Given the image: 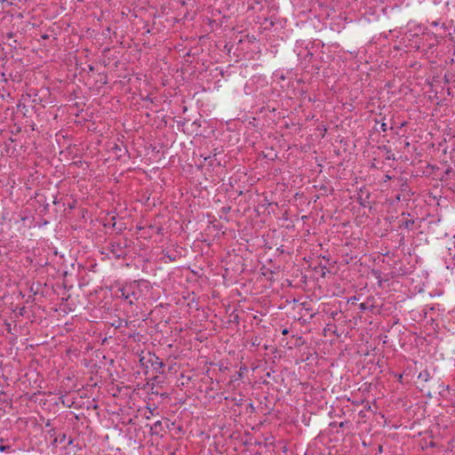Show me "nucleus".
<instances>
[{
    "instance_id": "nucleus-37",
    "label": "nucleus",
    "mask_w": 455,
    "mask_h": 455,
    "mask_svg": "<svg viewBox=\"0 0 455 455\" xmlns=\"http://www.w3.org/2000/svg\"><path fill=\"white\" fill-rule=\"evenodd\" d=\"M162 231H163V228L162 227H158L157 230H156V233L157 234H162Z\"/></svg>"
},
{
    "instance_id": "nucleus-50",
    "label": "nucleus",
    "mask_w": 455,
    "mask_h": 455,
    "mask_svg": "<svg viewBox=\"0 0 455 455\" xmlns=\"http://www.w3.org/2000/svg\"><path fill=\"white\" fill-rule=\"evenodd\" d=\"M121 231H122L121 228H117V233H120Z\"/></svg>"
},
{
    "instance_id": "nucleus-24",
    "label": "nucleus",
    "mask_w": 455,
    "mask_h": 455,
    "mask_svg": "<svg viewBox=\"0 0 455 455\" xmlns=\"http://www.w3.org/2000/svg\"><path fill=\"white\" fill-rule=\"evenodd\" d=\"M116 216H112L110 218V220H108V224H104L105 227L107 226H111L113 228L116 229Z\"/></svg>"
},
{
    "instance_id": "nucleus-5",
    "label": "nucleus",
    "mask_w": 455,
    "mask_h": 455,
    "mask_svg": "<svg viewBox=\"0 0 455 455\" xmlns=\"http://www.w3.org/2000/svg\"><path fill=\"white\" fill-rule=\"evenodd\" d=\"M398 219V228H404L407 230H413L415 228V219L414 217L408 212H403L397 218Z\"/></svg>"
},
{
    "instance_id": "nucleus-52",
    "label": "nucleus",
    "mask_w": 455,
    "mask_h": 455,
    "mask_svg": "<svg viewBox=\"0 0 455 455\" xmlns=\"http://www.w3.org/2000/svg\"><path fill=\"white\" fill-rule=\"evenodd\" d=\"M0 394H4V392L2 389H0Z\"/></svg>"
},
{
    "instance_id": "nucleus-1",
    "label": "nucleus",
    "mask_w": 455,
    "mask_h": 455,
    "mask_svg": "<svg viewBox=\"0 0 455 455\" xmlns=\"http://www.w3.org/2000/svg\"><path fill=\"white\" fill-rule=\"evenodd\" d=\"M140 365L145 369V375L147 379L154 380L160 383L162 380L158 379L157 374H164L165 363L156 355L148 352L147 355H142L140 358Z\"/></svg>"
},
{
    "instance_id": "nucleus-17",
    "label": "nucleus",
    "mask_w": 455,
    "mask_h": 455,
    "mask_svg": "<svg viewBox=\"0 0 455 455\" xmlns=\"http://www.w3.org/2000/svg\"><path fill=\"white\" fill-rule=\"evenodd\" d=\"M379 149L384 150L387 154L386 159L387 160H395V156L392 154L391 149L387 147L386 145H383L382 147H379Z\"/></svg>"
},
{
    "instance_id": "nucleus-28",
    "label": "nucleus",
    "mask_w": 455,
    "mask_h": 455,
    "mask_svg": "<svg viewBox=\"0 0 455 455\" xmlns=\"http://www.w3.org/2000/svg\"><path fill=\"white\" fill-rule=\"evenodd\" d=\"M357 300H359V298H357L356 296H353V297H351L347 300V303H351L352 305H355Z\"/></svg>"
},
{
    "instance_id": "nucleus-2",
    "label": "nucleus",
    "mask_w": 455,
    "mask_h": 455,
    "mask_svg": "<svg viewBox=\"0 0 455 455\" xmlns=\"http://www.w3.org/2000/svg\"><path fill=\"white\" fill-rule=\"evenodd\" d=\"M422 396L427 398L436 397L437 395L442 398H448L449 396L455 395V389H451L450 386H444L443 383H440L438 379H433L430 383H425L421 386H418Z\"/></svg>"
},
{
    "instance_id": "nucleus-7",
    "label": "nucleus",
    "mask_w": 455,
    "mask_h": 455,
    "mask_svg": "<svg viewBox=\"0 0 455 455\" xmlns=\"http://www.w3.org/2000/svg\"><path fill=\"white\" fill-rule=\"evenodd\" d=\"M370 191L366 188V187H362L357 193L356 202L360 204V206L367 207L370 204Z\"/></svg>"
},
{
    "instance_id": "nucleus-30",
    "label": "nucleus",
    "mask_w": 455,
    "mask_h": 455,
    "mask_svg": "<svg viewBox=\"0 0 455 455\" xmlns=\"http://www.w3.org/2000/svg\"><path fill=\"white\" fill-rule=\"evenodd\" d=\"M395 377H396V379H397V380H398L399 382H401V383H403V382L404 374H403V373L396 374V375H395Z\"/></svg>"
},
{
    "instance_id": "nucleus-11",
    "label": "nucleus",
    "mask_w": 455,
    "mask_h": 455,
    "mask_svg": "<svg viewBox=\"0 0 455 455\" xmlns=\"http://www.w3.org/2000/svg\"><path fill=\"white\" fill-rule=\"evenodd\" d=\"M433 379L434 378L430 375L427 370L421 371L418 376L419 386H421L422 384L425 383H430V381H432Z\"/></svg>"
},
{
    "instance_id": "nucleus-36",
    "label": "nucleus",
    "mask_w": 455,
    "mask_h": 455,
    "mask_svg": "<svg viewBox=\"0 0 455 455\" xmlns=\"http://www.w3.org/2000/svg\"><path fill=\"white\" fill-rule=\"evenodd\" d=\"M222 212L228 213L230 211V207H222L221 208Z\"/></svg>"
},
{
    "instance_id": "nucleus-20",
    "label": "nucleus",
    "mask_w": 455,
    "mask_h": 455,
    "mask_svg": "<svg viewBox=\"0 0 455 455\" xmlns=\"http://www.w3.org/2000/svg\"><path fill=\"white\" fill-rule=\"evenodd\" d=\"M455 75L451 72H446L443 76V80L445 84H450L454 81Z\"/></svg>"
},
{
    "instance_id": "nucleus-35",
    "label": "nucleus",
    "mask_w": 455,
    "mask_h": 455,
    "mask_svg": "<svg viewBox=\"0 0 455 455\" xmlns=\"http://www.w3.org/2000/svg\"><path fill=\"white\" fill-rule=\"evenodd\" d=\"M446 174H447V175H449V176H451V175L455 176V172H454V171H452V170L450 168V169H447V171H446Z\"/></svg>"
},
{
    "instance_id": "nucleus-32",
    "label": "nucleus",
    "mask_w": 455,
    "mask_h": 455,
    "mask_svg": "<svg viewBox=\"0 0 455 455\" xmlns=\"http://www.w3.org/2000/svg\"><path fill=\"white\" fill-rule=\"evenodd\" d=\"M10 449H11V447L8 446V445H3V444L0 445V451L1 452L6 451H8Z\"/></svg>"
},
{
    "instance_id": "nucleus-12",
    "label": "nucleus",
    "mask_w": 455,
    "mask_h": 455,
    "mask_svg": "<svg viewBox=\"0 0 455 455\" xmlns=\"http://www.w3.org/2000/svg\"><path fill=\"white\" fill-rule=\"evenodd\" d=\"M373 301V298H369L367 299V300L365 302H363L359 305V309L361 312H364L366 310H370L371 312L373 313V310L375 308V307L373 306L372 302Z\"/></svg>"
},
{
    "instance_id": "nucleus-47",
    "label": "nucleus",
    "mask_w": 455,
    "mask_h": 455,
    "mask_svg": "<svg viewBox=\"0 0 455 455\" xmlns=\"http://www.w3.org/2000/svg\"><path fill=\"white\" fill-rule=\"evenodd\" d=\"M162 398H168V395L166 394H162Z\"/></svg>"
},
{
    "instance_id": "nucleus-3",
    "label": "nucleus",
    "mask_w": 455,
    "mask_h": 455,
    "mask_svg": "<svg viewBox=\"0 0 455 455\" xmlns=\"http://www.w3.org/2000/svg\"><path fill=\"white\" fill-rule=\"evenodd\" d=\"M130 242L128 238H123L117 241L111 239L108 242L107 249L116 259H125L128 255L127 248L129 247Z\"/></svg>"
},
{
    "instance_id": "nucleus-31",
    "label": "nucleus",
    "mask_w": 455,
    "mask_h": 455,
    "mask_svg": "<svg viewBox=\"0 0 455 455\" xmlns=\"http://www.w3.org/2000/svg\"><path fill=\"white\" fill-rule=\"evenodd\" d=\"M409 188V185L407 184V182H403L402 185H401V190L403 192H405L407 191V189Z\"/></svg>"
},
{
    "instance_id": "nucleus-38",
    "label": "nucleus",
    "mask_w": 455,
    "mask_h": 455,
    "mask_svg": "<svg viewBox=\"0 0 455 455\" xmlns=\"http://www.w3.org/2000/svg\"><path fill=\"white\" fill-rule=\"evenodd\" d=\"M288 333H289V331H288L287 329H283V330L282 331V334H283V335H287Z\"/></svg>"
},
{
    "instance_id": "nucleus-29",
    "label": "nucleus",
    "mask_w": 455,
    "mask_h": 455,
    "mask_svg": "<svg viewBox=\"0 0 455 455\" xmlns=\"http://www.w3.org/2000/svg\"><path fill=\"white\" fill-rule=\"evenodd\" d=\"M379 128L382 132L387 131V124L385 122H382L379 125Z\"/></svg>"
},
{
    "instance_id": "nucleus-14",
    "label": "nucleus",
    "mask_w": 455,
    "mask_h": 455,
    "mask_svg": "<svg viewBox=\"0 0 455 455\" xmlns=\"http://www.w3.org/2000/svg\"><path fill=\"white\" fill-rule=\"evenodd\" d=\"M96 84H99L100 87L108 84V75L106 73H99L98 78L96 80Z\"/></svg>"
},
{
    "instance_id": "nucleus-48",
    "label": "nucleus",
    "mask_w": 455,
    "mask_h": 455,
    "mask_svg": "<svg viewBox=\"0 0 455 455\" xmlns=\"http://www.w3.org/2000/svg\"><path fill=\"white\" fill-rule=\"evenodd\" d=\"M8 37H12L13 34L11 32L9 34H7Z\"/></svg>"
},
{
    "instance_id": "nucleus-41",
    "label": "nucleus",
    "mask_w": 455,
    "mask_h": 455,
    "mask_svg": "<svg viewBox=\"0 0 455 455\" xmlns=\"http://www.w3.org/2000/svg\"><path fill=\"white\" fill-rule=\"evenodd\" d=\"M89 70H90V71H93V70H94V67H93V66H92V65H89Z\"/></svg>"
},
{
    "instance_id": "nucleus-51",
    "label": "nucleus",
    "mask_w": 455,
    "mask_h": 455,
    "mask_svg": "<svg viewBox=\"0 0 455 455\" xmlns=\"http://www.w3.org/2000/svg\"><path fill=\"white\" fill-rule=\"evenodd\" d=\"M129 304H130V305H132V300H131V299H130V300H129Z\"/></svg>"
},
{
    "instance_id": "nucleus-8",
    "label": "nucleus",
    "mask_w": 455,
    "mask_h": 455,
    "mask_svg": "<svg viewBox=\"0 0 455 455\" xmlns=\"http://www.w3.org/2000/svg\"><path fill=\"white\" fill-rule=\"evenodd\" d=\"M247 371L248 367L245 364L241 365L238 371H236L234 374L230 375L228 382V385H233L235 382L242 380L243 379L244 373Z\"/></svg>"
},
{
    "instance_id": "nucleus-44",
    "label": "nucleus",
    "mask_w": 455,
    "mask_h": 455,
    "mask_svg": "<svg viewBox=\"0 0 455 455\" xmlns=\"http://www.w3.org/2000/svg\"><path fill=\"white\" fill-rule=\"evenodd\" d=\"M20 131V127H18L17 130L12 131V133L18 132Z\"/></svg>"
},
{
    "instance_id": "nucleus-10",
    "label": "nucleus",
    "mask_w": 455,
    "mask_h": 455,
    "mask_svg": "<svg viewBox=\"0 0 455 455\" xmlns=\"http://www.w3.org/2000/svg\"><path fill=\"white\" fill-rule=\"evenodd\" d=\"M113 153L116 154V158L120 159L125 155L129 154V151L126 148V146L124 145V142L122 141L121 145L115 144V146L112 148Z\"/></svg>"
},
{
    "instance_id": "nucleus-46",
    "label": "nucleus",
    "mask_w": 455,
    "mask_h": 455,
    "mask_svg": "<svg viewBox=\"0 0 455 455\" xmlns=\"http://www.w3.org/2000/svg\"><path fill=\"white\" fill-rule=\"evenodd\" d=\"M321 189H323L324 192H327V188L326 187H322Z\"/></svg>"
},
{
    "instance_id": "nucleus-25",
    "label": "nucleus",
    "mask_w": 455,
    "mask_h": 455,
    "mask_svg": "<svg viewBox=\"0 0 455 455\" xmlns=\"http://www.w3.org/2000/svg\"><path fill=\"white\" fill-rule=\"evenodd\" d=\"M165 257H167L171 261L177 260V255L175 253H171L170 251H166L164 253Z\"/></svg>"
},
{
    "instance_id": "nucleus-43",
    "label": "nucleus",
    "mask_w": 455,
    "mask_h": 455,
    "mask_svg": "<svg viewBox=\"0 0 455 455\" xmlns=\"http://www.w3.org/2000/svg\"><path fill=\"white\" fill-rule=\"evenodd\" d=\"M20 131V127H18L17 130L12 131V133L18 132Z\"/></svg>"
},
{
    "instance_id": "nucleus-18",
    "label": "nucleus",
    "mask_w": 455,
    "mask_h": 455,
    "mask_svg": "<svg viewBox=\"0 0 455 455\" xmlns=\"http://www.w3.org/2000/svg\"><path fill=\"white\" fill-rule=\"evenodd\" d=\"M117 323H112L113 326L116 327V329H119L122 327H128L129 323L126 320L119 318L117 321Z\"/></svg>"
},
{
    "instance_id": "nucleus-23",
    "label": "nucleus",
    "mask_w": 455,
    "mask_h": 455,
    "mask_svg": "<svg viewBox=\"0 0 455 455\" xmlns=\"http://www.w3.org/2000/svg\"><path fill=\"white\" fill-rule=\"evenodd\" d=\"M449 254L450 256L451 257V265H452V267H455V246H454V249H451L449 248Z\"/></svg>"
},
{
    "instance_id": "nucleus-4",
    "label": "nucleus",
    "mask_w": 455,
    "mask_h": 455,
    "mask_svg": "<svg viewBox=\"0 0 455 455\" xmlns=\"http://www.w3.org/2000/svg\"><path fill=\"white\" fill-rule=\"evenodd\" d=\"M40 208L39 212L41 215H47L50 212V202L47 198V194L43 192H36L33 197Z\"/></svg>"
},
{
    "instance_id": "nucleus-45",
    "label": "nucleus",
    "mask_w": 455,
    "mask_h": 455,
    "mask_svg": "<svg viewBox=\"0 0 455 455\" xmlns=\"http://www.w3.org/2000/svg\"><path fill=\"white\" fill-rule=\"evenodd\" d=\"M431 25H432V26H438V21H434V22H432V24H431Z\"/></svg>"
},
{
    "instance_id": "nucleus-21",
    "label": "nucleus",
    "mask_w": 455,
    "mask_h": 455,
    "mask_svg": "<svg viewBox=\"0 0 455 455\" xmlns=\"http://www.w3.org/2000/svg\"><path fill=\"white\" fill-rule=\"evenodd\" d=\"M332 319L336 320L337 315L341 313V310H331V308L325 311Z\"/></svg>"
},
{
    "instance_id": "nucleus-9",
    "label": "nucleus",
    "mask_w": 455,
    "mask_h": 455,
    "mask_svg": "<svg viewBox=\"0 0 455 455\" xmlns=\"http://www.w3.org/2000/svg\"><path fill=\"white\" fill-rule=\"evenodd\" d=\"M222 152H223L222 148H221L220 149V148H214L210 152V154H209V155H207V156L201 155V156H203V157H204V162L209 161V164H210V165H213V162H214V161H215V162H217V164H218V165H220V161H218V159H217V156H218V155H220V153H222Z\"/></svg>"
},
{
    "instance_id": "nucleus-19",
    "label": "nucleus",
    "mask_w": 455,
    "mask_h": 455,
    "mask_svg": "<svg viewBox=\"0 0 455 455\" xmlns=\"http://www.w3.org/2000/svg\"><path fill=\"white\" fill-rule=\"evenodd\" d=\"M261 24L266 25L264 27V29H270L275 26V21L272 19L265 18L264 22H262Z\"/></svg>"
},
{
    "instance_id": "nucleus-22",
    "label": "nucleus",
    "mask_w": 455,
    "mask_h": 455,
    "mask_svg": "<svg viewBox=\"0 0 455 455\" xmlns=\"http://www.w3.org/2000/svg\"><path fill=\"white\" fill-rule=\"evenodd\" d=\"M371 274L376 277V279L379 280V283L382 282V279H381V271L379 270V269H372L371 270Z\"/></svg>"
},
{
    "instance_id": "nucleus-27",
    "label": "nucleus",
    "mask_w": 455,
    "mask_h": 455,
    "mask_svg": "<svg viewBox=\"0 0 455 455\" xmlns=\"http://www.w3.org/2000/svg\"><path fill=\"white\" fill-rule=\"evenodd\" d=\"M304 343H305V339L300 336V337L297 338L295 346L299 347V346L304 345Z\"/></svg>"
},
{
    "instance_id": "nucleus-39",
    "label": "nucleus",
    "mask_w": 455,
    "mask_h": 455,
    "mask_svg": "<svg viewBox=\"0 0 455 455\" xmlns=\"http://www.w3.org/2000/svg\"><path fill=\"white\" fill-rule=\"evenodd\" d=\"M7 0H0V4H3L4 2H6ZM1 10H4V6H1L0 7Z\"/></svg>"
},
{
    "instance_id": "nucleus-13",
    "label": "nucleus",
    "mask_w": 455,
    "mask_h": 455,
    "mask_svg": "<svg viewBox=\"0 0 455 455\" xmlns=\"http://www.w3.org/2000/svg\"><path fill=\"white\" fill-rule=\"evenodd\" d=\"M444 38V36H438L436 34H433L432 36H430V43L428 44V46L427 48L428 49H432L434 46H436L437 44H440L441 40H443Z\"/></svg>"
},
{
    "instance_id": "nucleus-33",
    "label": "nucleus",
    "mask_w": 455,
    "mask_h": 455,
    "mask_svg": "<svg viewBox=\"0 0 455 455\" xmlns=\"http://www.w3.org/2000/svg\"><path fill=\"white\" fill-rule=\"evenodd\" d=\"M33 101H34V102H39V103H42L43 99H42V97L38 96V94H36V95H35V98H34V100H33Z\"/></svg>"
},
{
    "instance_id": "nucleus-42",
    "label": "nucleus",
    "mask_w": 455,
    "mask_h": 455,
    "mask_svg": "<svg viewBox=\"0 0 455 455\" xmlns=\"http://www.w3.org/2000/svg\"><path fill=\"white\" fill-rule=\"evenodd\" d=\"M20 131V127H18L17 130L12 131V133L18 132Z\"/></svg>"
},
{
    "instance_id": "nucleus-49",
    "label": "nucleus",
    "mask_w": 455,
    "mask_h": 455,
    "mask_svg": "<svg viewBox=\"0 0 455 455\" xmlns=\"http://www.w3.org/2000/svg\"><path fill=\"white\" fill-rule=\"evenodd\" d=\"M86 397V395H80V399H83V398H85Z\"/></svg>"
},
{
    "instance_id": "nucleus-15",
    "label": "nucleus",
    "mask_w": 455,
    "mask_h": 455,
    "mask_svg": "<svg viewBox=\"0 0 455 455\" xmlns=\"http://www.w3.org/2000/svg\"><path fill=\"white\" fill-rule=\"evenodd\" d=\"M46 194H47V198L50 203H52L54 205H57L60 204V200L58 198V194H53L50 191L46 192Z\"/></svg>"
},
{
    "instance_id": "nucleus-34",
    "label": "nucleus",
    "mask_w": 455,
    "mask_h": 455,
    "mask_svg": "<svg viewBox=\"0 0 455 455\" xmlns=\"http://www.w3.org/2000/svg\"><path fill=\"white\" fill-rule=\"evenodd\" d=\"M65 438H66V435H62L60 439H55L54 440V443H57V442H60V443H63L65 441Z\"/></svg>"
},
{
    "instance_id": "nucleus-6",
    "label": "nucleus",
    "mask_w": 455,
    "mask_h": 455,
    "mask_svg": "<svg viewBox=\"0 0 455 455\" xmlns=\"http://www.w3.org/2000/svg\"><path fill=\"white\" fill-rule=\"evenodd\" d=\"M140 282L141 281H135L132 283H130L128 285L124 286L120 289L121 297L124 299V300L130 299L131 297L134 298L135 299H138L136 289L140 287Z\"/></svg>"
},
{
    "instance_id": "nucleus-26",
    "label": "nucleus",
    "mask_w": 455,
    "mask_h": 455,
    "mask_svg": "<svg viewBox=\"0 0 455 455\" xmlns=\"http://www.w3.org/2000/svg\"><path fill=\"white\" fill-rule=\"evenodd\" d=\"M61 403L65 406L71 407L75 403V400H70V399L61 400Z\"/></svg>"
},
{
    "instance_id": "nucleus-16",
    "label": "nucleus",
    "mask_w": 455,
    "mask_h": 455,
    "mask_svg": "<svg viewBox=\"0 0 455 455\" xmlns=\"http://www.w3.org/2000/svg\"><path fill=\"white\" fill-rule=\"evenodd\" d=\"M219 371L222 373H226L227 371H230V367L228 362L220 361L219 363Z\"/></svg>"
},
{
    "instance_id": "nucleus-40",
    "label": "nucleus",
    "mask_w": 455,
    "mask_h": 455,
    "mask_svg": "<svg viewBox=\"0 0 455 455\" xmlns=\"http://www.w3.org/2000/svg\"><path fill=\"white\" fill-rule=\"evenodd\" d=\"M355 402H356V403H363L364 402V400H363V399H361V400H355Z\"/></svg>"
}]
</instances>
